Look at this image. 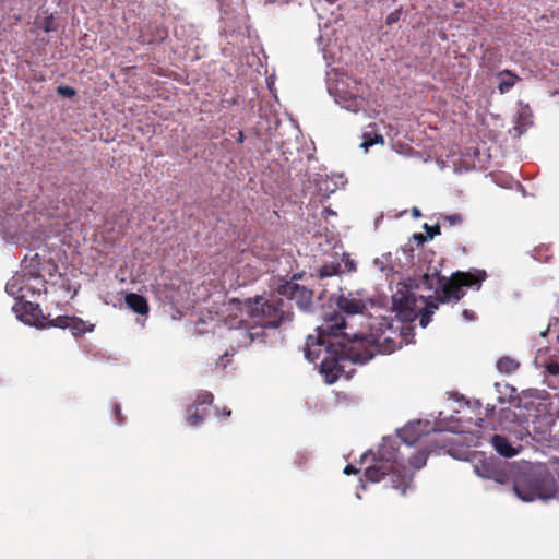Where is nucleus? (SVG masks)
Listing matches in <instances>:
<instances>
[{"label": "nucleus", "mask_w": 559, "mask_h": 559, "mask_svg": "<svg viewBox=\"0 0 559 559\" xmlns=\"http://www.w3.org/2000/svg\"><path fill=\"white\" fill-rule=\"evenodd\" d=\"M365 476L372 483L389 477L391 487L404 495L411 487L414 474L399 460L397 449L384 441L378 450L374 464L365 471Z\"/></svg>", "instance_id": "nucleus-3"}, {"label": "nucleus", "mask_w": 559, "mask_h": 559, "mask_svg": "<svg viewBox=\"0 0 559 559\" xmlns=\"http://www.w3.org/2000/svg\"><path fill=\"white\" fill-rule=\"evenodd\" d=\"M464 316L465 317H468L469 316V312L467 310H464Z\"/></svg>", "instance_id": "nucleus-38"}, {"label": "nucleus", "mask_w": 559, "mask_h": 559, "mask_svg": "<svg viewBox=\"0 0 559 559\" xmlns=\"http://www.w3.org/2000/svg\"><path fill=\"white\" fill-rule=\"evenodd\" d=\"M336 305L342 312L349 316L362 313L367 308L366 300L359 292L341 290Z\"/></svg>", "instance_id": "nucleus-11"}, {"label": "nucleus", "mask_w": 559, "mask_h": 559, "mask_svg": "<svg viewBox=\"0 0 559 559\" xmlns=\"http://www.w3.org/2000/svg\"><path fill=\"white\" fill-rule=\"evenodd\" d=\"M237 142H239V143H242V142H243V134H242V132H241V131H240V132H239V134H238Z\"/></svg>", "instance_id": "nucleus-36"}, {"label": "nucleus", "mask_w": 559, "mask_h": 559, "mask_svg": "<svg viewBox=\"0 0 559 559\" xmlns=\"http://www.w3.org/2000/svg\"><path fill=\"white\" fill-rule=\"evenodd\" d=\"M421 432L419 430V423L417 424H407L401 431L400 438L401 440L407 444L412 445L418 441Z\"/></svg>", "instance_id": "nucleus-15"}, {"label": "nucleus", "mask_w": 559, "mask_h": 559, "mask_svg": "<svg viewBox=\"0 0 559 559\" xmlns=\"http://www.w3.org/2000/svg\"><path fill=\"white\" fill-rule=\"evenodd\" d=\"M217 415L227 418L231 415V411L224 407L222 412L217 411Z\"/></svg>", "instance_id": "nucleus-33"}, {"label": "nucleus", "mask_w": 559, "mask_h": 559, "mask_svg": "<svg viewBox=\"0 0 559 559\" xmlns=\"http://www.w3.org/2000/svg\"><path fill=\"white\" fill-rule=\"evenodd\" d=\"M519 367L520 362L509 356H503L497 361V368L502 373H513Z\"/></svg>", "instance_id": "nucleus-18"}, {"label": "nucleus", "mask_w": 559, "mask_h": 559, "mask_svg": "<svg viewBox=\"0 0 559 559\" xmlns=\"http://www.w3.org/2000/svg\"><path fill=\"white\" fill-rule=\"evenodd\" d=\"M93 328H94V325L87 326L85 321H83L81 318L74 317V316H72V319H71V322L69 325V329H70L72 335L75 337L82 336L86 332H92Z\"/></svg>", "instance_id": "nucleus-17"}, {"label": "nucleus", "mask_w": 559, "mask_h": 559, "mask_svg": "<svg viewBox=\"0 0 559 559\" xmlns=\"http://www.w3.org/2000/svg\"><path fill=\"white\" fill-rule=\"evenodd\" d=\"M491 443L495 450L504 457H512L516 454V451L504 436L495 435L491 439Z\"/></svg>", "instance_id": "nucleus-14"}, {"label": "nucleus", "mask_w": 559, "mask_h": 559, "mask_svg": "<svg viewBox=\"0 0 559 559\" xmlns=\"http://www.w3.org/2000/svg\"><path fill=\"white\" fill-rule=\"evenodd\" d=\"M362 139H364V142H362L361 146L365 147L366 150L374 144H378V143L383 144L384 143V139L381 134L369 132V131L364 133Z\"/></svg>", "instance_id": "nucleus-21"}, {"label": "nucleus", "mask_w": 559, "mask_h": 559, "mask_svg": "<svg viewBox=\"0 0 559 559\" xmlns=\"http://www.w3.org/2000/svg\"><path fill=\"white\" fill-rule=\"evenodd\" d=\"M545 368L549 374L559 376V364L557 361L547 362Z\"/></svg>", "instance_id": "nucleus-26"}, {"label": "nucleus", "mask_w": 559, "mask_h": 559, "mask_svg": "<svg viewBox=\"0 0 559 559\" xmlns=\"http://www.w3.org/2000/svg\"><path fill=\"white\" fill-rule=\"evenodd\" d=\"M226 356H227V354H225V355L221 356V357L216 360V366H217V367H221V368H223V369H224V368H226L227 362H228V360H225V357H226Z\"/></svg>", "instance_id": "nucleus-32"}, {"label": "nucleus", "mask_w": 559, "mask_h": 559, "mask_svg": "<svg viewBox=\"0 0 559 559\" xmlns=\"http://www.w3.org/2000/svg\"><path fill=\"white\" fill-rule=\"evenodd\" d=\"M424 229L426 230L427 236H423L421 234L416 235L415 237L419 241H425L427 239H432L435 236L441 234V227L440 224L436 225H428L427 223L424 224Z\"/></svg>", "instance_id": "nucleus-22"}, {"label": "nucleus", "mask_w": 559, "mask_h": 559, "mask_svg": "<svg viewBox=\"0 0 559 559\" xmlns=\"http://www.w3.org/2000/svg\"><path fill=\"white\" fill-rule=\"evenodd\" d=\"M17 282H19V278H13L11 282H9V283L7 284L5 289H7V292H8L9 294H12V295H13V294H15V288L17 289L16 292H20V290H21V288H20V287H17Z\"/></svg>", "instance_id": "nucleus-30"}, {"label": "nucleus", "mask_w": 559, "mask_h": 559, "mask_svg": "<svg viewBox=\"0 0 559 559\" xmlns=\"http://www.w3.org/2000/svg\"><path fill=\"white\" fill-rule=\"evenodd\" d=\"M124 301L128 308L138 314L146 316L150 312L147 299L140 294L129 293L126 295Z\"/></svg>", "instance_id": "nucleus-12"}, {"label": "nucleus", "mask_w": 559, "mask_h": 559, "mask_svg": "<svg viewBox=\"0 0 559 559\" xmlns=\"http://www.w3.org/2000/svg\"><path fill=\"white\" fill-rule=\"evenodd\" d=\"M342 261L344 263V267L342 272H355L356 271V262L350 259L349 254L343 253Z\"/></svg>", "instance_id": "nucleus-25"}, {"label": "nucleus", "mask_w": 559, "mask_h": 559, "mask_svg": "<svg viewBox=\"0 0 559 559\" xmlns=\"http://www.w3.org/2000/svg\"><path fill=\"white\" fill-rule=\"evenodd\" d=\"M474 472L484 479H491L497 484H508L513 476V467L498 457H479L475 461Z\"/></svg>", "instance_id": "nucleus-7"}, {"label": "nucleus", "mask_w": 559, "mask_h": 559, "mask_svg": "<svg viewBox=\"0 0 559 559\" xmlns=\"http://www.w3.org/2000/svg\"><path fill=\"white\" fill-rule=\"evenodd\" d=\"M112 413H114L115 420L117 424H122L124 421V418L122 416L121 408H120L119 404H117V403L114 404Z\"/></svg>", "instance_id": "nucleus-28"}, {"label": "nucleus", "mask_w": 559, "mask_h": 559, "mask_svg": "<svg viewBox=\"0 0 559 559\" xmlns=\"http://www.w3.org/2000/svg\"><path fill=\"white\" fill-rule=\"evenodd\" d=\"M302 276H304V273H295V274H293V276L290 277L289 281H295L298 283V281L301 280Z\"/></svg>", "instance_id": "nucleus-34"}, {"label": "nucleus", "mask_w": 559, "mask_h": 559, "mask_svg": "<svg viewBox=\"0 0 559 559\" xmlns=\"http://www.w3.org/2000/svg\"><path fill=\"white\" fill-rule=\"evenodd\" d=\"M14 19H15L16 21H20V20H21V15H20V14L14 15Z\"/></svg>", "instance_id": "nucleus-37"}, {"label": "nucleus", "mask_w": 559, "mask_h": 559, "mask_svg": "<svg viewBox=\"0 0 559 559\" xmlns=\"http://www.w3.org/2000/svg\"><path fill=\"white\" fill-rule=\"evenodd\" d=\"M345 328L346 323L343 316L341 313L333 312L325 318L324 322L320 326L317 328V342L314 343L312 336L308 337L305 348V356L311 362L317 364V360L323 354L320 362V372L324 378L325 374L322 371V364L325 359H328V356L331 355V350L329 348L330 345L338 342L347 343L348 341H352V338H348L347 335L343 332Z\"/></svg>", "instance_id": "nucleus-5"}, {"label": "nucleus", "mask_w": 559, "mask_h": 559, "mask_svg": "<svg viewBox=\"0 0 559 559\" xmlns=\"http://www.w3.org/2000/svg\"><path fill=\"white\" fill-rule=\"evenodd\" d=\"M413 215H414L415 217L420 216V211H419L417 207H414V209H413Z\"/></svg>", "instance_id": "nucleus-35"}, {"label": "nucleus", "mask_w": 559, "mask_h": 559, "mask_svg": "<svg viewBox=\"0 0 559 559\" xmlns=\"http://www.w3.org/2000/svg\"><path fill=\"white\" fill-rule=\"evenodd\" d=\"M400 15H401V11L400 10H395L394 12L390 13L386 16L385 23L388 25H392V24L396 23L400 20Z\"/></svg>", "instance_id": "nucleus-29"}, {"label": "nucleus", "mask_w": 559, "mask_h": 559, "mask_svg": "<svg viewBox=\"0 0 559 559\" xmlns=\"http://www.w3.org/2000/svg\"><path fill=\"white\" fill-rule=\"evenodd\" d=\"M402 336L399 340L383 333L369 342L365 337L355 336L347 343L338 342L330 345L331 355L322 364V371L329 384L334 383L345 372L346 362L365 364L372 359L377 353L391 354L402 347Z\"/></svg>", "instance_id": "nucleus-2"}, {"label": "nucleus", "mask_w": 559, "mask_h": 559, "mask_svg": "<svg viewBox=\"0 0 559 559\" xmlns=\"http://www.w3.org/2000/svg\"><path fill=\"white\" fill-rule=\"evenodd\" d=\"M464 218L462 216V214L460 213H454V214H449V215H443L441 217V222L444 226H456V225H461L463 223Z\"/></svg>", "instance_id": "nucleus-23"}, {"label": "nucleus", "mask_w": 559, "mask_h": 559, "mask_svg": "<svg viewBox=\"0 0 559 559\" xmlns=\"http://www.w3.org/2000/svg\"><path fill=\"white\" fill-rule=\"evenodd\" d=\"M344 473L346 475H355L358 473V469L355 466H353L352 464H348L345 466Z\"/></svg>", "instance_id": "nucleus-31"}, {"label": "nucleus", "mask_w": 559, "mask_h": 559, "mask_svg": "<svg viewBox=\"0 0 559 559\" xmlns=\"http://www.w3.org/2000/svg\"><path fill=\"white\" fill-rule=\"evenodd\" d=\"M72 316H58L55 319L45 320V329L47 328H59V329H69Z\"/></svg>", "instance_id": "nucleus-20"}, {"label": "nucleus", "mask_w": 559, "mask_h": 559, "mask_svg": "<svg viewBox=\"0 0 559 559\" xmlns=\"http://www.w3.org/2000/svg\"><path fill=\"white\" fill-rule=\"evenodd\" d=\"M214 401V395L210 391H200L192 405L187 408L186 421L191 427H197L203 423L206 413L202 406H210Z\"/></svg>", "instance_id": "nucleus-10"}, {"label": "nucleus", "mask_w": 559, "mask_h": 559, "mask_svg": "<svg viewBox=\"0 0 559 559\" xmlns=\"http://www.w3.org/2000/svg\"><path fill=\"white\" fill-rule=\"evenodd\" d=\"M340 273H342V264L340 262H326L317 271L319 278L331 277Z\"/></svg>", "instance_id": "nucleus-16"}, {"label": "nucleus", "mask_w": 559, "mask_h": 559, "mask_svg": "<svg viewBox=\"0 0 559 559\" xmlns=\"http://www.w3.org/2000/svg\"><path fill=\"white\" fill-rule=\"evenodd\" d=\"M277 294L285 297L286 301H295L304 312H309L313 305V290L295 281H284L277 287Z\"/></svg>", "instance_id": "nucleus-8"}, {"label": "nucleus", "mask_w": 559, "mask_h": 559, "mask_svg": "<svg viewBox=\"0 0 559 559\" xmlns=\"http://www.w3.org/2000/svg\"><path fill=\"white\" fill-rule=\"evenodd\" d=\"M12 310L20 321L39 329H45V320H47V317L43 314L38 304L27 301L23 296L16 297Z\"/></svg>", "instance_id": "nucleus-9"}, {"label": "nucleus", "mask_w": 559, "mask_h": 559, "mask_svg": "<svg viewBox=\"0 0 559 559\" xmlns=\"http://www.w3.org/2000/svg\"><path fill=\"white\" fill-rule=\"evenodd\" d=\"M512 489L524 502L536 499L547 500L557 493L554 476L546 468H528L513 479Z\"/></svg>", "instance_id": "nucleus-6"}, {"label": "nucleus", "mask_w": 559, "mask_h": 559, "mask_svg": "<svg viewBox=\"0 0 559 559\" xmlns=\"http://www.w3.org/2000/svg\"><path fill=\"white\" fill-rule=\"evenodd\" d=\"M34 25L36 26V28L43 29L45 33L56 32L58 28V24L52 14L44 19L36 17L34 21Z\"/></svg>", "instance_id": "nucleus-19"}, {"label": "nucleus", "mask_w": 559, "mask_h": 559, "mask_svg": "<svg viewBox=\"0 0 559 559\" xmlns=\"http://www.w3.org/2000/svg\"><path fill=\"white\" fill-rule=\"evenodd\" d=\"M57 92L59 95H62L66 97H72L75 95V90L70 86H59Z\"/></svg>", "instance_id": "nucleus-27"}, {"label": "nucleus", "mask_w": 559, "mask_h": 559, "mask_svg": "<svg viewBox=\"0 0 559 559\" xmlns=\"http://www.w3.org/2000/svg\"><path fill=\"white\" fill-rule=\"evenodd\" d=\"M499 80L498 90L500 94L508 93L521 78L511 70L504 69L497 74Z\"/></svg>", "instance_id": "nucleus-13"}, {"label": "nucleus", "mask_w": 559, "mask_h": 559, "mask_svg": "<svg viewBox=\"0 0 559 559\" xmlns=\"http://www.w3.org/2000/svg\"><path fill=\"white\" fill-rule=\"evenodd\" d=\"M488 274L485 270L472 269L469 271H456L450 277L441 275L439 266L429 265L423 275V284L429 290H435L436 296H416L413 293L394 297V305L407 320L419 317V324L426 328L440 304L457 302L465 296V288L479 290Z\"/></svg>", "instance_id": "nucleus-1"}, {"label": "nucleus", "mask_w": 559, "mask_h": 559, "mask_svg": "<svg viewBox=\"0 0 559 559\" xmlns=\"http://www.w3.org/2000/svg\"><path fill=\"white\" fill-rule=\"evenodd\" d=\"M408 462L414 469H420L426 465L427 455L424 452H418L417 454L409 457Z\"/></svg>", "instance_id": "nucleus-24"}, {"label": "nucleus", "mask_w": 559, "mask_h": 559, "mask_svg": "<svg viewBox=\"0 0 559 559\" xmlns=\"http://www.w3.org/2000/svg\"><path fill=\"white\" fill-rule=\"evenodd\" d=\"M249 317L263 328L276 329L294 319L292 306L281 295L255 296L243 301Z\"/></svg>", "instance_id": "nucleus-4"}]
</instances>
